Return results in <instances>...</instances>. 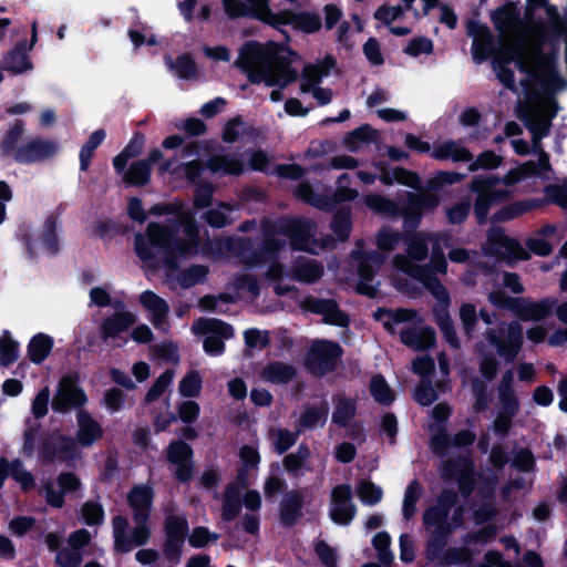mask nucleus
<instances>
[{"mask_svg": "<svg viewBox=\"0 0 567 567\" xmlns=\"http://www.w3.org/2000/svg\"><path fill=\"white\" fill-rule=\"evenodd\" d=\"M372 396L382 404H389L394 399V393L382 377H373L370 384Z\"/></svg>", "mask_w": 567, "mask_h": 567, "instance_id": "obj_53", "label": "nucleus"}, {"mask_svg": "<svg viewBox=\"0 0 567 567\" xmlns=\"http://www.w3.org/2000/svg\"><path fill=\"white\" fill-rule=\"evenodd\" d=\"M11 476L23 491L32 489L35 485L33 475L27 471L20 460L9 463L7 458H0V487L3 486L4 480Z\"/></svg>", "mask_w": 567, "mask_h": 567, "instance_id": "obj_29", "label": "nucleus"}, {"mask_svg": "<svg viewBox=\"0 0 567 567\" xmlns=\"http://www.w3.org/2000/svg\"><path fill=\"white\" fill-rule=\"evenodd\" d=\"M299 433L298 426L295 432L282 427H271L269 430V439L275 450L282 454L296 443Z\"/></svg>", "mask_w": 567, "mask_h": 567, "instance_id": "obj_41", "label": "nucleus"}, {"mask_svg": "<svg viewBox=\"0 0 567 567\" xmlns=\"http://www.w3.org/2000/svg\"><path fill=\"white\" fill-rule=\"evenodd\" d=\"M136 316L131 311H117L103 320L101 324V337L103 340L116 338L121 332L126 331L136 322Z\"/></svg>", "mask_w": 567, "mask_h": 567, "instance_id": "obj_30", "label": "nucleus"}, {"mask_svg": "<svg viewBox=\"0 0 567 567\" xmlns=\"http://www.w3.org/2000/svg\"><path fill=\"white\" fill-rule=\"evenodd\" d=\"M103 436L101 424L85 411L80 410L76 413V433L75 442L79 446L89 447L100 441Z\"/></svg>", "mask_w": 567, "mask_h": 567, "instance_id": "obj_23", "label": "nucleus"}, {"mask_svg": "<svg viewBox=\"0 0 567 567\" xmlns=\"http://www.w3.org/2000/svg\"><path fill=\"white\" fill-rule=\"evenodd\" d=\"M198 243V228L190 219H187L174 235L168 227L150 224L146 235L135 237V250L143 260H151L157 256L163 257L171 267L166 275L171 287L179 285L183 288H188L205 279L208 272L207 268L193 266L183 272H176L171 259L196 254Z\"/></svg>", "mask_w": 567, "mask_h": 567, "instance_id": "obj_3", "label": "nucleus"}, {"mask_svg": "<svg viewBox=\"0 0 567 567\" xmlns=\"http://www.w3.org/2000/svg\"><path fill=\"white\" fill-rule=\"evenodd\" d=\"M208 168L213 173L237 175L243 172V163L235 156L216 155L208 162Z\"/></svg>", "mask_w": 567, "mask_h": 567, "instance_id": "obj_40", "label": "nucleus"}, {"mask_svg": "<svg viewBox=\"0 0 567 567\" xmlns=\"http://www.w3.org/2000/svg\"><path fill=\"white\" fill-rule=\"evenodd\" d=\"M401 241V234L389 228H383L377 237L378 247L382 251H392Z\"/></svg>", "mask_w": 567, "mask_h": 567, "instance_id": "obj_63", "label": "nucleus"}, {"mask_svg": "<svg viewBox=\"0 0 567 567\" xmlns=\"http://www.w3.org/2000/svg\"><path fill=\"white\" fill-rule=\"evenodd\" d=\"M433 157L437 159H453L455 162H467L472 158L471 153L455 142H446L433 151Z\"/></svg>", "mask_w": 567, "mask_h": 567, "instance_id": "obj_39", "label": "nucleus"}, {"mask_svg": "<svg viewBox=\"0 0 567 567\" xmlns=\"http://www.w3.org/2000/svg\"><path fill=\"white\" fill-rule=\"evenodd\" d=\"M285 231L290 238L292 246L297 249L317 252L318 249L326 246V244L315 238L317 228L310 219H290L285 226Z\"/></svg>", "mask_w": 567, "mask_h": 567, "instance_id": "obj_15", "label": "nucleus"}, {"mask_svg": "<svg viewBox=\"0 0 567 567\" xmlns=\"http://www.w3.org/2000/svg\"><path fill=\"white\" fill-rule=\"evenodd\" d=\"M449 245L450 235L446 233H420L409 239L406 256H400L406 259L413 267L426 270L430 276H433L431 271L444 275L447 271L444 248L449 247Z\"/></svg>", "mask_w": 567, "mask_h": 567, "instance_id": "obj_6", "label": "nucleus"}, {"mask_svg": "<svg viewBox=\"0 0 567 567\" xmlns=\"http://www.w3.org/2000/svg\"><path fill=\"white\" fill-rule=\"evenodd\" d=\"M473 189L478 192V200L475 207V214L478 221H484L486 216V204L492 199H501L508 196L507 190L497 188V182L489 179H476L473 182Z\"/></svg>", "mask_w": 567, "mask_h": 567, "instance_id": "obj_26", "label": "nucleus"}, {"mask_svg": "<svg viewBox=\"0 0 567 567\" xmlns=\"http://www.w3.org/2000/svg\"><path fill=\"white\" fill-rule=\"evenodd\" d=\"M53 339L44 333L35 334L29 342L28 355L33 363H41L51 352Z\"/></svg>", "mask_w": 567, "mask_h": 567, "instance_id": "obj_34", "label": "nucleus"}, {"mask_svg": "<svg viewBox=\"0 0 567 567\" xmlns=\"http://www.w3.org/2000/svg\"><path fill=\"white\" fill-rule=\"evenodd\" d=\"M422 489L421 486L416 482L410 483L404 496L403 503V514L405 518L412 517L415 512V503L421 497Z\"/></svg>", "mask_w": 567, "mask_h": 567, "instance_id": "obj_62", "label": "nucleus"}, {"mask_svg": "<svg viewBox=\"0 0 567 567\" xmlns=\"http://www.w3.org/2000/svg\"><path fill=\"white\" fill-rule=\"evenodd\" d=\"M392 265L398 270L409 274L412 278L419 280L437 300L439 308L434 310L436 321L441 327L446 340L452 346L456 347L457 339L447 312L450 296L440 280L434 276H430L426 270L413 267L406 259L401 256L393 258Z\"/></svg>", "mask_w": 567, "mask_h": 567, "instance_id": "obj_7", "label": "nucleus"}, {"mask_svg": "<svg viewBox=\"0 0 567 567\" xmlns=\"http://www.w3.org/2000/svg\"><path fill=\"white\" fill-rule=\"evenodd\" d=\"M375 137L377 131L372 130L368 125H364L349 133L344 138V144L349 150L357 151L363 144L374 141Z\"/></svg>", "mask_w": 567, "mask_h": 567, "instance_id": "obj_46", "label": "nucleus"}, {"mask_svg": "<svg viewBox=\"0 0 567 567\" xmlns=\"http://www.w3.org/2000/svg\"><path fill=\"white\" fill-rule=\"evenodd\" d=\"M238 456L240 466L237 471V483L238 485L245 487L250 483L249 473L251 471H257L261 457L258 449L251 445H243L239 449Z\"/></svg>", "mask_w": 567, "mask_h": 567, "instance_id": "obj_32", "label": "nucleus"}, {"mask_svg": "<svg viewBox=\"0 0 567 567\" xmlns=\"http://www.w3.org/2000/svg\"><path fill=\"white\" fill-rule=\"evenodd\" d=\"M317 311L323 315V320L327 323L337 326H346L348 323V317L333 302L320 303Z\"/></svg>", "mask_w": 567, "mask_h": 567, "instance_id": "obj_56", "label": "nucleus"}, {"mask_svg": "<svg viewBox=\"0 0 567 567\" xmlns=\"http://www.w3.org/2000/svg\"><path fill=\"white\" fill-rule=\"evenodd\" d=\"M323 272V268L315 260H307L297 265L292 271V277L305 284L317 281Z\"/></svg>", "mask_w": 567, "mask_h": 567, "instance_id": "obj_43", "label": "nucleus"}, {"mask_svg": "<svg viewBox=\"0 0 567 567\" xmlns=\"http://www.w3.org/2000/svg\"><path fill=\"white\" fill-rule=\"evenodd\" d=\"M514 375L513 372L506 371L497 386L498 400L501 403V411L508 414H514L519 410V401L514 390Z\"/></svg>", "mask_w": 567, "mask_h": 567, "instance_id": "obj_31", "label": "nucleus"}, {"mask_svg": "<svg viewBox=\"0 0 567 567\" xmlns=\"http://www.w3.org/2000/svg\"><path fill=\"white\" fill-rule=\"evenodd\" d=\"M23 136V127L22 125L13 126L1 143V151L4 155L12 157L16 159V154L20 150V146L24 143H21Z\"/></svg>", "mask_w": 567, "mask_h": 567, "instance_id": "obj_49", "label": "nucleus"}, {"mask_svg": "<svg viewBox=\"0 0 567 567\" xmlns=\"http://www.w3.org/2000/svg\"><path fill=\"white\" fill-rule=\"evenodd\" d=\"M336 65L331 56H326L322 61L309 63L303 66L300 74L301 93H311L319 104L326 105L331 102L333 93L330 89L319 86L322 78L327 76Z\"/></svg>", "mask_w": 567, "mask_h": 567, "instance_id": "obj_8", "label": "nucleus"}, {"mask_svg": "<svg viewBox=\"0 0 567 567\" xmlns=\"http://www.w3.org/2000/svg\"><path fill=\"white\" fill-rule=\"evenodd\" d=\"M295 374L296 370L292 367L281 362H275L262 370L261 378L267 382L280 384L289 382Z\"/></svg>", "mask_w": 567, "mask_h": 567, "instance_id": "obj_38", "label": "nucleus"}, {"mask_svg": "<svg viewBox=\"0 0 567 567\" xmlns=\"http://www.w3.org/2000/svg\"><path fill=\"white\" fill-rule=\"evenodd\" d=\"M82 561V551L70 547L61 548L55 555V563L61 567H79Z\"/></svg>", "mask_w": 567, "mask_h": 567, "instance_id": "obj_58", "label": "nucleus"}, {"mask_svg": "<svg viewBox=\"0 0 567 567\" xmlns=\"http://www.w3.org/2000/svg\"><path fill=\"white\" fill-rule=\"evenodd\" d=\"M550 171V164L548 155L545 152H539L538 163L527 162L517 168L516 172L511 173L507 176V184H512L520 177L528 176L532 174H544Z\"/></svg>", "mask_w": 567, "mask_h": 567, "instance_id": "obj_36", "label": "nucleus"}, {"mask_svg": "<svg viewBox=\"0 0 567 567\" xmlns=\"http://www.w3.org/2000/svg\"><path fill=\"white\" fill-rule=\"evenodd\" d=\"M60 150L59 142L41 137L32 138L20 146L16 161L20 163H34L53 157Z\"/></svg>", "mask_w": 567, "mask_h": 567, "instance_id": "obj_19", "label": "nucleus"}, {"mask_svg": "<svg viewBox=\"0 0 567 567\" xmlns=\"http://www.w3.org/2000/svg\"><path fill=\"white\" fill-rule=\"evenodd\" d=\"M311 453L306 445H299L295 453L285 456L282 464L286 471L297 473L309 460Z\"/></svg>", "mask_w": 567, "mask_h": 567, "instance_id": "obj_52", "label": "nucleus"}, {"mask_svg": "<svg viewBox=\"0 0 567 567\" xmlns=\"http://www.w3.org/2000/svg\"><path fill=\"white\" fill-rule=\"evenodd\" d=\"M517 116L525 121L535 135V140L545 135L553 115V101L550 96L538 99L529 96L528 101L516 109Z\"/></svg>", "mask_w": 567, "mask_h": 567, "instance_id": "obj_9", "label": "nucleus"}, {"mask_svg": "<svg viewBox=\"0 0 567 567\" xmlns=\"http://www.w3.org/2000/svg\"><path fill=\"white\" fill-rule=\"evenodd\" d=\"M505 333L504 340L497 338L493 332L488 334V339L496 347L497 352L502 357L512 361L522 348L523 328L518 322H512L507 326Z\"/></svg>", "mask_w": 567, "mask_h": 567, "instance_id": "obj_21", "label": "nucleus"}, {"mask_svg": "<svg viewBox=\"0 0 567 567\" xmlns=\"http://www.w3.org/2000/svg\"><path fill=\"white\" fill-rule=\"evenodd\" d=\"M328 411L329 409L326 403L307 409L297 423L298 432L322 425L327 419Z\"/></svg>", "mask_w": 567, "mask_h": 567, "instance_id": "obj_37", "label": "nucleus"}, {"mask_svg": "<svg viewBox=\"0 0 567 567\" xmlns=\"http://www.w3.org/2000/svg\"><path fill=\"white\" fill-rule=\"evenodd\" d=\"M86 402V395L78 386V379L73 375L63 377L60 381L56 394L52 400L55 412L64 413L69 408H79Z\"/></svg>", "mask_w": 567, "mask_h": 567, "instance_id": "obj_18", "label": "nucleus"}, {"mask_svg": "<svg viewBox=\"0 0 567 567\" xmlns=\"http://www.w3.org/2000/svg\"><path fill=\"white\" fill-rule=\"evenodd\" d=\"M233 209L228 205H219L210 209L206 215V220L214 227H223L231 219Z\"/></svg>", "mask_w": 567, "mask_h": 567, "instance_id": "obj_59", "label": "nucleus"}, {"mask_svg": "<svg viewBox=\"0 0 567 567\" xmlns=\"http://www.w3.org/2000/svg\"><path fill=\"white\" fill-rule=\"evenodd\" d=\"M492 28L482 22L481 10L473 8L464 19L465 35H542L518 3H501L488 11Z\"/></svg>", "mask_w": 567, "mask_h": 567, "instance_id": "obj_5", "label": "nucleus"}, {"mask_svg": "<svg viewBox=\"0 0 567 567\" xmlns=\"http://www.w3.org/2000/svg\"><path fill=\"white\" fill-rule=\"evenodd\" d=\"M173 378H174V373L171 370H167L163 374H161L156 379V381L154 382V384L152 385L150 391L147 392V394L145 396V401L152 402V401L156 400L159 395H162L164 393V391L171 384Z\"/></svg>", "mask_w": 567, "mask_h": 567, "instance_id": "obj_64", "label": "nucleus"}, {"mask_svg": "<svg viewBox=\"0 0 567 567\" xmlns=\"http://www.w3.org/2000/svg\"><path fill=\"white\" fill-rule=\"evenodd\" d=\"M202 389V377L196 371L187 373L179 382L178 390L183 396H197Z\"/></svg>", "mask_w": 567, "mask_h": 567, "instance_id": "obj_54", "label": "nucleus"}, {"mask_svg": "<svg viewBox=\"0 0 567 567\" xmlns=\"http://www.w3.org/2000/svg\"><path fill=\"white\" fill-rule=\"evenodd\" d=\"M439 205L436 196L431 194H423L410 203V206L404 210L406 219L420 218L422 212L431 210Z\"/></svg>", "mask_w": 567, "mask_h": 567, "instance_id": "obj_44", "label": "nucleus"}, {"mask_svg": "<svg viewBox=\"0 0 567 567\" xmlns=\"http://www.w3.org/2000/svg\"><path fill=\"white\" fill-rule=\"evenodd\" d=\"M270 0H178L179 14L194 32L209 31V27L219 25L226 20L249 18L261 21L278 30L281 35H290L281 27L312 34L322 28V18L315 11H292L289 9L274 12Z\"/></svg>", "mask_w": 567, "mask_h": 567, "instance_id": "obj_1", "label": "nucleus"}, {"mask_svg": "<svg viewBox=\"0 0 567 567\" xmlns=\"http://www.w3.org/2000/svg\"><path fill=\"white\" fill-rule=\"evenodd\" d=\"M341 354L342 349L338 343L317 340L311 344L306 364L311 373L323 375L336 368Z\"/></svg>", "mask_w": 567, "mask_h": 567, "instance_id": "obj_11", "label": "nucleus"}, {"mask_svg": "<svg viewBox=\"0 0 567 567\" xmlns=\"http://www.w3.org/2000/svg\"><path fill=\"white\" fill-rule=\"evenodd\" d=\"M4 69L13 74H19L31 70L32 63L25 52L16 49L4 59Z\"/></svg>", "mask_w": 567, "mask_h": 567, "instance_id": "obj_47", "label": "nucleus"}, {"mask_svg": "<svg viewBox=\"0 0 567 567\" xmlns=\"http://www.w3.org/2000/svg\"><path fill=\"white\" fill-rule=\"evenodd\" d=\"M402 4L380 6L374 12V19L390 25L401 18L405 11H413L416 18L427 16L430 10L439 4V0H401Z\"/></svg>", "mask_w": 567, "mask_h": 567, "instance_id": "obj_16", "label": "nucleus"}, {"mask_svg": "<svg viewBox=\"0 0 567 567\" xmlns=\"http://www.w3.org/2000/svg\"><path fill=\"white\" fill-rule=\"evenodd\" d=\"M545 47L539 38H474L473 58L482 61L493 56L497 76L508 89L515 87L514 74L503 64L515 62L523 72L544 82L548 90L556 91L564 87L565 82Z\"/></svg>", "mask_w": 567, "mask_h": 567, "instance_id": "obj_2", "label": "nucleus"}, {"mask_svg": "<svg viewBox=\"0 0 567 567\" xmlns=\"http://www.w3.org/2000/svg\"><path fill=\"white\" fill-rule=\"evenodd\" d=\"M127 502L135 522L147 520L153 502V491L146 485H137L127 494Z\"/></svg>", "mask_w": 567, "mask_h": 567, "instance_id": "obj_28", "label": "nucleus"}, {"mask_svg": "<svg viewBox=\"0 0 567 567\" xmlns=\"http://www.w3.org/2000/svg\"><path fill=\"white\" fill-rule=\"evenodd\" d=\"M354 414V403L348 399H339L336 411L332 415V420L340 425H348L353 419Z\"/></svg>", "mask_w": 567, "mask_h": 567, "instance_id": "obj_55", "label": "nucleus"}, {"mask_svg": "<svg viewBox=\"0 0 567 567\" xmlns=\"http://www.w3.org/2000/svg\"><path fill=\"white\" fill-rule=\"evenodd\" d=\"M79 456V445L75 440L59 433L49 435L40 450V457L44 463L69 464Z\"/></svg>", "mask_w": 567, "mask_h": 567, "instance_id": "obj_12", "label": "nucleus"}, {"mask_svg": "<svg viewBox=\"0 0 567 567\" xmlns=\"http://www.w3.org/2000/svg\"><path fill=\"white\" fill-rule=\"evenodd\" d=\"M194 333L206 336L204 348L210 354L224 350V340L233 336V328L218 319H199L193 324Z\"/></svg>", "mask_w": 567, "mask_h": 567, "instance_id": "obj_13", "label": "nucleus"}, {"mask_svg": "<svg viewBox=\"0 0 567 567\" xmlns=\"http://www.w3.org/2000/svg\"><path fill=\"white\" fill-rule=\"evenodd\" d=\"M167 456L168 460L176 465V477L179 481H188L193 474L190 446L184 442H174L168 446Z\"/></svg>", "mask_w": 567, "mask_h": 567, "instance_id": "obj_27", "label": "nucleus"}, {"mask_svg": "<svg viewBox=\"0 0 567 567\" xmlns=\"http://www.w3.org/2000/svg\"><path fill=\"white\" fill-rule=\"evenodd\" d=\"M138 301L150 313L151 321L158 329L166 328V320L169 312L168 303L152 290L143 291Z\"/></svg>", "mask_w": 567, "mask_h": 567, "instance_id": "obj_25", "label": "nucleus"}, {"mask_svg": "<svg viewBox=\"0 0 567 567\" xmlns=\"http://www.w3.org/2000/svg\"><path fill=\"white\" fill-rule=\"evenodd\" d=\"M301 62V55L287 41L251 40L240 48L236 65L252 83L286 87L299 78Z\"/></svg>", "mask_w": 567, "mask_h": 567, "instance_id": "obj_4", "label": "nucleus"}, {"mask_svg": "<svg viewBox=\"0 0 567 567\" xmlns=\"http://www.w3.org/2000/svg\"><path fill=\"white\" fill-rule=\"evenodd\" d=\"M401 340L414 350H425L434 344V332L430 328L402 330Z\"/></svg>", "mask_w": 567, "mask_h": 567, "instance_id": "obj_33", "label": "nucleus"}, {"mask_svg": "<svg viewBox=\"0 0 567 567\" xmlns=\"http://www.w3.org/2000/svg\"><path fill=\"white\" fill-rule=\"evenodd\" d=\"M355 507L351 502V487L339 485L331 493V518L341 525L348 524L354 516Z\"/></svg>", "mask_w": 567, "mask_h": 567, "instance_id": "obj_20", "label": "nucleus"}, {"mask_svg": "<svg viewBox=\"0 0 567 567\" xmlns=\"http://www.w3.org/2000/svg\"><path fill=\"white\" fill-rule=\"evenodd\" d=\"M150 175V164L145 161H140L131 165L124 176V181L132 185H144L148 182Z\"/></svg>", "mask_w": 567, "mask_h": 567, "instance_id": "obj_51", "label": "nucleus"}, {"mask_svg": "<svg viewBox=\"0 0 567 567\" xmlns=\"http://www.w3.org/2000/svg\"><path fill=\"white\" fill-rule=\"evenodd\" d=\"M483 249L486 254L495 255L508 261L528 258V254L522 245L516 239L506 236L501 228L489 230Z\"/></svg>", "mask_w": 567, "mask_h": 567, "instance_id": "obj_14", "label": "nucleus"}, {"mask_svg": "<svg viewBox=\"0 0 567 567\" xmlns=\"http://www.w3.org/2000/svg\"><path fill=\"white\" fill-rule=\"evenodd\" d=\"M221 517L225 520L234 519L240 512L239 488L236 484L226 486L223 496Z\"/></svg>", "mask_w": 567, "mask_h": 567, "instance_id": "obj_35", "label": "nucleus"}, {"mask_svg": "<svg viewBox=\"0 0 567 567\" xmlns=\"http://www.w3.org/2000/svg\"><path fill=\"white\" fill-rule=\"evenodd\" d=\"M105 133L102 130L95 131L82 146L80 152V167L82 171L89 168L91 158L93 157L94 151L103 142Z\"/></svg>", "mask_w": 567, "mask_h": 567, "instance_id": "obj_48", "label": "nucleus"}, {"mask_svg": "<svg viewBox=\"0 0 567 567\" xmlns=\"http://www.w3.org/2000/svg\"><path fill=\"white\" fill-rule=\"evenodd\" d=\"M385 258L378 254H371L367 256L359 267V274L362 280H370L375 270L383 265Z\"/></svg>", "mask_w": 567, "mask_h": 567, "instance_id": "obj_61", "label": "nucleus"}, {"mask_svg": "<svg viewBox=\"0 0 567 567\" xmlns=\"http://www.w3.org/2000/svg\"><path fill=\"white\" fill-rule=\"evenodd\" d=\"M359 498L368 505H374L382 498V489L372 482H361L357 487Z\"/></svg>", "mask_w": 567, "mask_h": 567, "instance_id": "obj_57", "label": "nucleus"}, {"mask_svg": "<svg viewBox=\"0 0 567 567\" xmlns=\"http://www.w3.org/2000/svg\"><path fill=\"white\" fill-rule=\"evenodd\" d=\"M202 169L203 167L200 163L197 161H189L183 164L179 168H173V162L168 161L162 165L161 173L164 174L166 172H169L171 174L179 177V172L182 171L184 173V176L188 181L194 182L196 177L200 175Z\"/></svg>", "mask_w": 567, "mask_h": 567, "instance_id": "obj_50", "label": "nucleus"}, {"mask_svg": "<svg viewBox=\"0 0 567 567\" xmlns=\"http://www.w3.org/2000/svg\"><path fill=\"white\" fill-rule=\"evenodd\" d=\"M188 528L184 516L169 515L165 520V554L172 558H177L184 542L185 533Z\"/></svg>", "mask_w": 567, "mask_h": 567, "instance_id": "obj_22", "label": "nucleus"}, {"mask_svg": "<svg viewBox=\"0 0 567 567\" xmlns=\"http://www.w3.org/2000/svg\"><path fill=\"white\" fill-rule=\"evenodd\" d=\"M380 319L388 330L393 331L395 324L409 321H417L419 315L413 310L398 309L394 311L389 310L380 312Z\"/></svg>", "mask_w": 567, "mask_h": 567, "instance_id": "obj_45", "label": "nucleus"}, {"mask_svg": "<svg viewBox=\"0 0 567 567\" xmlns=\"http://www.w3.org/2000/svg\"><path fill=\"white\" fill-rule=\"evenodd\" d=\"M217 539L218 535L216 533H212L208 528L203 526L194 528L188 536V543L195 548L205 547L209 543H215Z\"/></svg>", "mask_w": 567, "mask_h": 567, "instance_id": "obj_60", "label": "nucleus"}, {"mask_svg": "<svg viewBox=\"0 0 567 567\" xmlns=\"http://www.w3.org/2000/svg\"><path fill=\"white\" fill-rule=\"evenodd\" d=\"M303 497L298 492L286 495L281 504L280 516L285 524H292L300 514Z\"/></svg>", "mask_w": 567, "mask_h": 567, "instance_id": "obj_42", "label": "nucleus"}, {"mask_svg": "<svg viewBox=\"0 0 567 567\" xmlns=\"http://www.w3.org/2000/svg\"><path fill=\"white\" fill-rule=\"evenodd\" d=\"M455 501V495L446 493L442 499L432 508H429L424 514V523L426 529L433 534V536H441L449 533L453 527H456L460 522L458 517L453 518V523L447 522L449 506Z\"/></svg>", "mask_w": 567, "mask_h": 567, "instance_id": "obj_17", "label": "nucleus"}, {"mask_svg": "<svg viewBox=\"0 0 567 567\" xmlns=\"http://www.w3.org/2000/svg\"><path fill=\"white\" fill-rule=\"evenodd\" d=\"M515 315L526 321H540L546 319L556 306L555 298H545L539 301H530L518 298L515 302Z\"/></svg>", "mask_w": 567, "mask_h": 567, "instance_id": "obj_24", "label": "nucleus"}, {"mask_svg": "<svg viewBox=\"0 0 567 567\" xmlns=\"http://www.w3.org/2000/svg\"><path fill=\"white\" fill-rule=\"evenodd\" d=\"M136 527L127 536L128 520L123 516H115L112 519L114 546L120 553H128L133 547L146 544L151 537V528L146 520L136 522Z\"/></svg>", "mask_w": 567, "mask_h": 567, "instance_id": "obj_10", "label": "nucleus"}]
</instances>
